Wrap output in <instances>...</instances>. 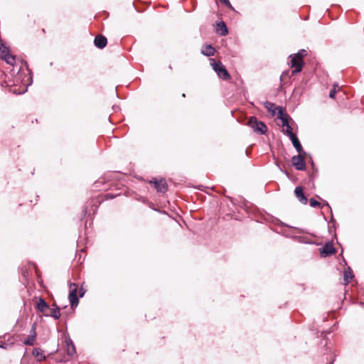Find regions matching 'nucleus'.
<instances>
[{
	"label": "nucleus",
	"mask_w": 364,
	"mask_h": 364,
	"mask_svg": "<svg viewBox=\"0 0 364 364\" xmlns=\"http://www.w3.org/2000/svg\"><path fill=\"white\" fill-rule=\"evenodd\" d=\"M289 58L290 60L289 62V65L291 68H294V70L291 71V75H295L301 72L304 65V60L301 58V57L294 54L291 55Z\"/></svg>",
	"instance_id": "nucleus-4"
},
{
	"label": "nucleus",
	"mask_w": 364,
	"mask_h": 364,
	"mask_svg": "<svg viewBox=\"0 0 364 364\" xmlns=\"http://www.w3.org/2000/svg\"><path fill=\"white\" fill-rule=\"evenodd\" d=\"M150 183H154V188L158 192L165 193L168 189L167 183L164 179L157 181L156 179L154 178L153 180L150 181Z\"/></svg>",
	"instance_id": "nucleus-8"
},
{
	"label": "nucleus",
	"mask_w": 364,
	"mask_h": 364,
	"mask_svg": "<svg viewBox=\"0 0 364 364\" xmlns=\"http://www.w3.org/2000/svg\"><path fill=\"white\" fill-rule=\"evenodd\" d=\"M36 309L38 311H39L40 312L43 313V314H46V311L47 309H49L50 307H49V305L47 304V302L43 299V298H40L39 300H38V302L36 305Z\"/></svg>",
	"instance_id": "nucleus-11"
},
{
	"label": "nucleus",
	"mask_w": 364,
	"mask_h": 364,
	"mask_svg": "<svg viewBox=\"0 0 364 364\" xmlns=\"http://www.w3.org/2000/svg\"><path fill=\"white\" fill-rule=\"evenodd\" d=\"M26 81L25 82H23V85H25V88H23V90L22 91H19L18 94L24 93L27 90L28 87L32 84L31 75L26 76Z\"/></svg>",
	"instance_id": "nucleus-19"
},
{
	"label": "nucleus",
	"mask_w": 364,
	"mask_h": 364,
	"mask_svg": "<svg viewBox=\"0 0 364 364\" xmlns=\"http://www.w3.org/2000/svg\"><path fill=\"white\" fill-rule=\"evenodd\" d=\"M107 43V38L102 35L97 36L94 39L95 46H106Z\"/></svg>",
	"instance_id": "nucleus-13"
},
{
	"label": "nucleus",
	"mask_w": 364,
	"mask_h": 364,
	"mask_svg": "<svg viewBox=\"0 0 364 364\" xmlns=\"http://www.w3.org/2000/svg\"><path fill=\"white\" fill-rule=\"evenodd\" d=\"M248 125L256 132L264 134L267 132L266 125L261 121H258L255 117H250Z\"/></svg>",
	"instance_id": "nucleus-3"
},
{
	"label": "nucleus",
	"mask_w": 364,
	"mask_h": 364,
	"mask_svg": "<svg viewBox=\"0 0 364 364\" xmlns=\"http://www.w3.org/2000/svg\"><path fill=\"white\" fill-rule=\"evenodd\" d=\"M0 58L12 66L15 65L17 60L16 55L11 53L9 47H0Z\"/></svg>",
	"instance_id": "nucleus-2"
},
{
	"label": "nucleus",
	"mask_w": 364,
	"mask_h": 364,
	"mask_svg": "<svg viewBox=\"0 0 364 364\" xmlns=\"http://www.w3.org/2000/svg\"><path fill=\"white\" fill-rule=\"evenodd\" d=\"M323 205H326L327 207L329 208V205H328V203L327 202H325V203Z\"/></svg>",
	"instance_id": "nucleus-34"
},
{
	"label": "nucleus",
	"mask_w": 364,
	"mask_h": 364,
	"mask_svg": "<svg viewBox=\"0 0 364 364\" xmlns=\"http://www.w3.org/2000/svg\"><path fill=\"white\" fill-rule=\"evenodd\" d=\"M217 31L220 32V35L225 36L228 33V28L225 23L221 21L217 24Z\"/></svg>",
	"instance_id": "nucleus-15"
},
{
	"label": "nucleus",
	"mask_w": 364,
	"mask_h": 364,
	"mask_svg": "<svg viewBox=\"0 0 364 364\" xmlns=\"http://www.w3.org/2000/svg\"><path fill=\"white\" fill-rule=\"evenodd\" d=\"M79 294H80V296L82 297L85 294V291L82 289H80Z\"/></svg>",
	"instance_id": "nucleus-32"
},
{
	"label": "nucleus",
	"mask_w": 364,
	"mask_h": 364,
	"mask_svg": "<svg viewBox=\"0 0 364 364\" xmlns=\"http://www.w3.org/2000/svg\"><path fill=\"white\" fill-rule=\"evenodd\" d=\"M353 277V274L350 269V267H348V269L344 271L343 273V279L346 284H348L350 282V279H352Z\"/></svg>",
	"instance_id": "nucleus-18"
},
{
	"label": "nucleus",
	"mask_w": 364,
	"mask_h": 364,
	"mask_svg": "<svg viewBox=\"0 0 364 364\" xmlns=\"http://www.w3.org/2000/svg\"><path fill=\"white\" fill-rule=\"evenodd\" d=\"M333 361H332V362H330V363H328V364H333Z\"/></svg>",
	"instance_id": "nucleus-35"
},
{
	"label": "nucleus",
	"mask_w": 364,
	"mask_h": 364,
	"mask_svg": "<svg viewBox=\"0 0 364 364\" xmlns=\"http://www.w3.org/2000/svg\"><path fill=\"white\" fill-rule=\"evenodd\" d=\"M87 208H84L83 210H82V213H83V215H85L86 213H87Z\"/></svg>",
	"instance_id": "nucleus-33"
},
{
	"label": "nucleus",
	"mask_w": 364,
	"mask_h": 364,
	"mask_svg": "<svg viewBox=\"0 0 364 364\" xmlns=\"http://www.w3.org/2000/svg\"><path fill=\"white\" fill-rule=\"evenodd\" d=\"M287 126H289V119H288L287 121L284 122L282 123V127H283L284 128L287 127Z\"/></svg>",
	"instance_id": "nucleus-30"
},
{
	"label": "nucleus",
	"mask_w": 364,
	"mask_h": 364,
	"mask_svg": "<svg viewBox=\"0 0 364 364\" xmlns=\"http://www.w3.org/2000/svg\"><path fill=\"white\" fill-rule=\"evenodd\" d=\"M284 132L290 138L293 136H294L295 134L292 132V129H291V126H287V127H285V129H284Z\"/></svg>",
	"instance_id": "nucleus-23"
},
{
	"label": "nucleus",
	"mask_w": 364,
	"mask_h": 364,
	"mask_svg": "<svg viewBox=\"0 0 364 364\" xmlns=\"http://www.w3.org/2000/svg\"><path fill=\"white\" fill-rule=\"evenodd\" d=\"M291 163L296 170L303 171L305 169V159L301 153L291 158Z\"/></svg>",
	"instance_id": "nucleus-6"
},
{
	"label": "nucleus",
	"mask_w": 364,
	"mask_h": 364,
	"mask_svg": "<svg viewBox=\"0 0 364 364\" xmlns=\"http://www.w3.org/2000/svg\"><path fill=\"white\" fill-rule=\"evenodd\" d=\"M210 65L219 77L223 80H228L230 77L229 73L221 62H216L214 59L210 58Z\"/></svg>",
	"instance_id": "nucleus-1"
},
{
	"label": "nucleus",
	"mask_w": 364,
	"mask_h": 364,
	"mask_svg": "<svg viewBox=\"0 0 364 364\" xmlns=\"http://www.w3.org/2000/svg\"><path fill=\"white\" fill-rule=\"evenodd\" d=\"M45 316H51L55 319H59L60 317V308L56 307L50 309V314H44Z\"/></svg>",
	"instance_id": "nucleus-14"
},
{
	"label": "nucleus",
	"mask_w": 364,
	"mask_h": 364,
	"mask_svg": "<svg viewBox=\"0 0 364 364\" xmlns=\"http://www.w3.org/2000/svg\"><path fill=\"white\" fill-rule=\"evenodd\" d=\"M77 285L75 283L70 284L69 300L72 307L76 306L79 303V299L77 295Z\"/></svg>",
	"instance_id": "nucleus-5"
},
{
	"label": "nucleus",
	"mask_w": 364,
	"mask_h": 364,
	"mask_svg": "<svg viewBox=\"0 0 364 364\" xmlns=\"http://www.w3.org/2000/svg\"><path fill=\"white\" fill-rule=\"evenodd\" d=\"M32 353L36 358L38 361H41L46 359V356L43 354L40 348H33Z\"/></svg>",
	"instance_id": "nucleus-17"
},
{
	"label": "nucleus",
	"mask_w": 364,
	"mask_h": 364,
	"mask_svg": "<svg viewBox=\"0 0 364 364\" xmlns=\"http://www.w3.org/2000/svg\"><path fill=\"white\" fill-rule=\"evenodd\" d=\"M295 55L300 56L303 60L304 57L307 55V51L304 49H301L298 53H295Z\"/></svg>",
	"instance_id": "nucleus-26"
},
{
	"label": "nucleus",
	"mask_w": 364,
	"mask_h": 364,
	"mask_svg": "<svg viewBox=\"0 0 364 364\" xmlns=\"http://www.w3.org/2000/svg\"><path fill=\"white\" fill-rule=\"evenodd\" d=\"M310 205L313 208H316L321 205V203L316 200L314 198H311L309 200Z\"/></svg>",
	"instance_id": "nucleus-24"
},
{
	"label": "nucleus",
	"mask_w": 364,
	"mask_h": 364,
	"mask_svg": "<svg viewBox=\"0 0 364 364\" xmlns=\"http://www.w3.org/2000/svg\"><path fill=\"white\" fill-rule=\"evenodd\" d=\"M294 193L300 203L302 204H306L308 200L307 198L304 196L303 188L301 186L296 187Z\"/></svg>",
	"instance_id": "nucleus-9"
},
{
	"label": "nucleus",
	"mask_w": 364,
	"mask_h": 364,
	"mask_svg": "<svg viewBox=\"0 0 364 364\" xmlns=\"http://www.w3.org/2000/svg\"><path fill=\"white\" fill-rule=\"evenodd\" d=\"M290 77V72L289 70H286L283 72L280 76L281 81H285L288 78Z\"/></svg>",
	"instance_id": "nucleus-22"
},
{
	"label": "nucleus",
	"mask_w": 364,
	"mask_h": 364,
	"mask_svg": "<svg viewBox=\"0 0 364 364\" xmlns=\"http://www.w3.org/2000/svg\"><path fill=\"white\" fill-rule=\"evenodd\" d=\"M215 52V47H205L201 50V53L205 56H212Z\"/></svg>",
	"instance_id": "nucleus-16"
},
{
	"label": "nucleus",
	"mask_w": 364,
	"mask_h": 364,
	"mask_svg": "<svg viewBox=\"0 0 364 364\" xmlns=\"http://www.w3.org/2000/svg\"><path fill=\"white\" fill-rule=\"evenodd\" d=\"M220 1L222 4H223L224 5H225L227 7L232 8V5H231L230 2L229 1V0H220Z\"/></svg>",
	"instance_id": "nucleus-28"
},
{
	"label": "nucleus",
	"mask_w": 364,
	"mask_h": 364,
	"mask_svg": "<svg viewBox=\"0 0 364 364\" xmlns=\"http://www.w3.org/2000/svg\"><path fill=\"white\" fill-rule=\"evenodd\" d=\"M278 114H279V118L281 119L282 123L284 122H286L288 120L289 116L286 113H284V112L281 107H279V109Z\"/></svg>",
	"instance_id": "nucleus-20"
},
{
	"label": "nucleus",
	"mask_w": 364,
	"mask_h": 364,
	"mask_svg": "<svg viewBox=\"0 0 364 364\" xmlns=\"http://www.w3.org/2000/svg\"><path fill=\"white\" fill-rule=\"evenodd\" d=\"M338 85H334L333 89L331 90L329 93V97L331 98H334L336 92L337 91Z\"/></svg>",
	"instance_id": "nucleus-27"
},
{
	"label": "nucleus",
	"mask_w": 364,
	"mask_h": 364,
	"mask_svg": "<svg viewBox=\"0 0 364 364\" xmlns=\"http://www.w3.org/2000/svg\"><path fill=\"white\" fill-rule=\"evenodd\" d=\"M116 196L115 195H113L112 193H107L105 195V198L106 199H113L114 198H115Z\"/></svg>",
	"instance_id": "nucleus-29"
},
{
	"label": "nucleus",
	"mask_w": 364,
	"mask_h": 364,
	"mask_svg": "<svg viewBox=\"0 0 364 364\" xmlns=\"http://www.w3.org/2000/svg\"><path fill=\"white\" fill-rule=\"evenodd\" d=\"M65 343L67 346H68V344L70 345L71 343H73L70 338L66 339Z\"/></svg>",
	"instance_id": "nucleus-31"
},
{
	"label": "nucleus",
	"mask_w": 364,
	"mask_h": 364,
	"mask_svg": "<svg viewBox=\"0 0 364 364\" xmlns=\"http://www.w3.org/2000/svg\"><path fill=\"white\" fill-rule=\"evenodd\" d=\"M36 323H33L29 332L28 337L23 341V344L26 346H33L36 339Z\"/></svg>",
	"instance_id": "nucleus-7"
},
{
	"label": "nucleus",
	"mask_w": 364,
	"mask_h": 364,
	"mask_svg": "<svg viewBox=\"0 0 364 364\" xmlns=\"http://www.w3.org/2000/svg\"><path fill=\"white\" fill-rule=\"evenodd\" d=\"M265 107L267 109H268L269 111H272V112H274V109L275 108V105L272 103V102H265Z\"/></svg>",
	"instance_id": "nucleus-25"
},
{
	"label": "nucleus",
	"mask_w": 364,
	"mask_h": 364,
	"mask_svg": "<svg viewBox=\"0 0 364 364\" xmlns=\"http://www.w3.org/2000/svg\"><path fill=\"white\" fill-rule=\"evenodd\" d=\"M335 248L333 247V245L331 243L326 244L321 249V255L322 257H326L330 255H332L335 253Z\"/></svg>",
	"instance_id": "nucleus-10"
},
{
	"label": "nucleus",
	"mask_w": 364,
	"mask_h": 364,
	"mask_svg": "<svg viewBox=\"0 0 364 364\" xmlns=\"http://www.w3.org/2000/svg\"><path fill=\"white\" fill-rule=\"evenodd\" d=\"M67 352L70 355H73L76 353L75 347L73 343L70 345L68 344V346H67Z\"/></svg>",
	"instance_id": "nucleus-21"
},
{
	"label": "nucleus",
	"mask_w": 364,
	"mask_h": 364,
	"mask_svg": "<svg viewBox=\"0 0 364 364\" xmlns=\"http://www.w3.org/2000/svg\"><path fill=\"white\" fill-rule=\"evenodd\" d=\"M296 150L300 154L303 151L301 144L296 135L289 138Z\"/></svg>",
	"instance_id": "nucleus-12"
},
{
	"label": "nucleus",
	"mask_w": 364,
	"mask_h": 364,
	"mask_svg": "<svg viewBox=\"0 0 364 364\" xmlns=\"http://www.w3.org/2000/svg\"><path fill=\"white\" fill-rule=\"evenodd\" d=\"M0 347H2V346L0 345Z\"/></svg>",
	"instance_id": "nucleus-36"
}]
</instances>
